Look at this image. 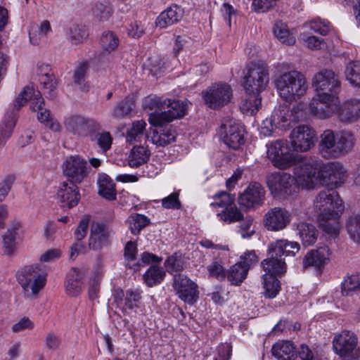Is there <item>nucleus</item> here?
Masks as SVG:
<instances>
[{"label": "nucleus", "instance_id": "nucleus-36", "mask_svg": "<svg viewBox=\"0 0 360 360\" xmlns=\"http://www.w3.org/2000/svg\"><path fill=\"white\" fill-rule=\"evenodd\" d=\"M91 141L96 143L103 153L107 152L111 147L112 136L108 131H101V127L96 130H92L89 134Z\"/></svg>", "mask_w": 360, "mask_h": 360}, {"label": "nucleus", "instance_id": "nucleus-40", "mask_svg": "<svg viewBox=\"0 0 360 360\" xmlns=\"http://www.w3.org/2000/svg\"><path fill=\"white\" fill-rule=\"evenodd\" d=\"M216 211L217 212V215L219 220L226 224H231L240 221V219L243 217V214L236 207L234 202L225 209L221 211Z\"/></svg>", "mask_w": 360, "mask_h": 360}, {"label": "nucleus", "instance_id": "nucleus-29", "mask_svg": "<svg viewBox=\"0 0 360 360\" xmlns=\"http://www.w3.org/2000/svg\"><path fill=\"white\" fill-rule=\"evenodd\" d=\"M158 127L159 129L154 130L151 136L153 144L157 146L165 147L175 141L176 132L172 125L165 124Z\"/></svg>", "mask_w": 360, "mask_h": 360}, {"label": "nucleus", "instance_id": "nucleus-33", "mask_svg": "<svg viewBox=\"0 0 360 360\" xmlns=\"http://www.w3.org/2000/svg\"><path fill=\"white\" fill-rule=\"evenodd\" d=\"M295 347L290 341H281L274 344L271 353L278 360H293Z\"/></svg>", "mask_w": 360, "mask_h": 360}, {"label": "nucleus", "instance_id": "nucleus-53", "mask_svg": "<svg viewBox=\"0 0 360 360\" xmlns=\"http://www.w3.org/2000/svg\"><path fill=\"white\" fill-rule=\"evenodd\" d=\"M253 218L250 215L241 217L239 221L238 233L243 238H249L255 233V226L253 225Z\"/></svg>", "mask_w": 360, "mask_h": 360}, {"label": "nucleus", "instance_id": "nucleus-47", "mask_svg": "<svg viewBox=\"0 0 360 360\" xmlns=\"http://www.w3.org/2000/svg\"><path fill=\"white\" fill-rule=\"evenodd\" d=\"M137 245L136 243L129 241L124 247V258L127 260V266L134 271L141 269V264L136 262Z\"/></svg>", "mask_w": 360, "mask_h": 360}, {"label": "nucleus", "instance_id": "nucleus-3", "mask_svg": "<svg viewBox=\"0 0 360 360\" xmlns=\"http://www.w3.org/2000/svg\"><path fill=\"white\" fill-rule=\"evenodd\" d=\"M275 84L280 97L288 102L298 101L308 89L304 75L297 70L281 74L276 79Z\"/></svg>", "mask_w": 360, "mask_h": 360}, {"label": "nucleus", "instance_id": "nucleus-5", "mask_svg": "<svg viewBox=\"0 0 360 360\" xmlns=\"http://www.w3.org/2000/svg\"><path fill=\"white\" fill-rule=\"evenodd\" d=\"M269 81L268 66L262 63H251L246 67L243 86L248 94H260Z\"/></svg>", "mask_w": 360, "mask_h": 360}, {"label": "nucleus", "instance_id": "nucleus-32", "mask_svg": "<svg viewBox=\"0 0 360 360\" xmlns=\"http://www.w3.org/2000/svg\"><path fill=\"white\" fill-rule=\"evenodd\" d=\"M300 250V245L297 242L287 240H278L269 246V250L274 251L276 256H295Z\"/></svg>", "mask_w": 360, "mask_h": 360}, {"label": "nucleus", "instance_id": "nucleus-30", "mask_svg": "<svg viewBox=\"0 0 360 360\" xmlns=\"http://www.w3.org/2000/svg\"><path fill=\"white\" fill-rule=\"evenodd\" d=\"M269 257L262 262V266L266 272L265 275L273 276H281L286 271V264L284 259L276 256L274 251L269 250Z\"/></svg>", "mask_w": 360, "mask_h": 360}, {"label": "nucleus", "instance_id": "nucleus-60", "mask_svg": "<svg viewBox=\"0 0 360 360\" xmlns=\"http://www.w3.org/2000/svg\"><path fill=\"white\" fill-rule=\"evenodd\" d=\"M16 231L15 230H10L8 229L4 235H3V247L4 253L6 255H11L16 248V242H15V236H16Z\"/></svg>", "mask_w": 360, "mask_h": 360}, {"label": "nucleus", "instance_id": "nucleus-49", "mask_svg": "<svg viewBox=\"0 0 360 360\" xmlns=\"http://www.w3.org/2000/svg\"><path fill=\"white\" fill-rule=\"evenodd\" d=\"M128 224L131 232L137 235L143 229L149 225L150 219L143 214L135 213L129 216Z\"/></svg>", "mask_w": 360, "mask_h": 360}, {"label": "nucleus", "instance_id": "nucleus-13", "mask_svg": "<svg viewBox=\"0 0 360 360\" xmlns=\"http://www.w3.org/2000/svg\"><path fill=\"white\" fill-rule=\"evenodd\" d=\"M231 96L232 89L230 85L225 83L214 84L202 93L205 103L213 109L226 105Z\"/></svg>", "mask_w": 360, "mask_h": 360}, {"label": "nucleus", "instance_id": "nucleus-50", "mask_svg": "<svg viewBox=\"0 0 360 360\" xmlns=\"http://www.w3.org/2000/svg\"><path fill=\"white\" fill-rule=\"evenodd\" d=\"M342 294L345 296L352 295L360 292V274L348 276L342 283Z\"/></svg>", "mask_w": 360, "mask_h": 360}, {"label": "nucleus", "instance_id": "nucleus-7", "mask_svg": "<svg viewBox=\"0 0 360 360\" xmlns=\"http://www.w3.org/2000/svg\"><path fill=\"white\" fill-rule=\"evenodd\" d=\"M266 183L274 197L285 198L297 192L295 178L285 172L269 174L266 178Z\"/></svg>", "mask_w": 360, "mask_h": 360}, {"label": "nucleus", "instance_id": "nucleus-41", "mask_svg": "<svg viewBox=\"0 0 360 360\" xmlns=\"http://www.w3.org/2000/svg\"><path fill=\"white\" fill-rule=\"evenodd\" d=\"M274 33L276 38L283 44L292 45L295 43V37L289 30L288 25L281 21L275 23Z\"/></svg>", "mask_w": 360, "mask_h": 360}, {"label": "nucleus", "instance_id": "nucleus-57", "mask_svg": "<svg viewBox=\"0 0 360 360\" xmlns=\"http://www.w3.org/2000/svg\"><path fill=\"white\" fill-rule=\"evenodd\" d=\"M347 229L350 238L360 243V215L351 217L347 223Z\"/></svg>", "mask_w": 360, "mask_h": 360}, {"label": "nucleus", "instance_id": "nucleus-34", "mask_svg": "<svg viewBox=\"0 0 360 360\" xmlns=\"http://www.w3.org/2000/svg\"><path fill=\"white\" fill-rule=\"evenodd\" d=\"M98 193L108 200L116 198L117 192L115 185L112 180L107 174L99 175L98 179Z\"/></svg>", "mask_w": 360, "mask_h": 360}, {"label": "nucleus", "instance_id": "nucleus-46", "mask_svg": "<svg viewBox=\"0 0 360 360\" xmlns=\"http://www.w3.org/2000/svg\"><path fill=\"white\" fill-rule=\"evenodd\" d=\"M346 79L354 86L360 88V61H351L345 70Z\"/></svg>", "mask_w": 360, "mask_h": 360}, {"label": "nucleus", "instance_id": "nucleus-6", "mask_svg": "<svg viewBox=\"0 0 360 360\" xmlns=\"http://www.w3.org/2000/svg\"><path fill=\"white\" fill-rule=\"evenodd\" d=\"M314 206L321 217H340L345 210L342 199L334 189L321 191L314 200Z\"/></svg>", "mask_w": 360, "mask_h": 360}, {"label": "nucleus", "instance_id": "nucleus-37", "mask_svg": "<svg viewBox=\"0 0 360 360\" xmlns=\"http://www.w3.org/2000/svg\"><path fill=\"white\" fill-rule=\"evenodd\" d=\"M314 170H316V184L330 185L332 162L323 163L320 160H314Z\"/></svg>", "mask_w": 360, "mask_h": 360}, {"label": "nucleus", "instance_id": "nucleus-45", "mask_svg": "<svg viewBox=\"0 0 360 360\" xmlns=\"http://www.w3.org/2000/svg\"><path fill=\"white\" fill-rule=\"evenodd\" d=\"M262 103V98L259 94H248V97L241 104V111L248 115H253L256 113Z\"/></svg>", "mask_w": 360, "mask_h": 360}, {"label": "nucleus", "instance_id": "nucleus-8", "mask_svg": "<svg viewBox=\"0 0 360 360\" xmlns=\"http://www.w3.org/2000/svg\"><path fill=\"white\" fill-rule=\"evenodd\" d=\"M266 154L273 165L280 169H286L296 162V158L285 140H277L267 145Z\"/></svg>", "mask_w": 360, "mask_h": 360}, {"label": "nucleus", "instance_id": "nucleus-1", "mask_svg": "<svg viewBox=\"0 0 360 360\" xmlns=\"http://www.w3.org/2000/svg\"><path fill=\"white\" fill-rule=\"evenodd\" d=\"M28 101H32L31 109L37 111V118L46 127L53 131L60 130V123L51 117L50 111L44 108V100L41 92L35 91L33 87L26 86L19 94L14 101L13 109L6 112L0 124V146L4 145L11 136L17 120V111L25 105Z\"/></svg>", "mask_w": 360, "mask_h": 360}, {"label": "nucleus", "instance_id": "nucleus-17", "mask_svg": "<svg viewBox=\"0 0 360 360\" xmlns=\"http://www.w3.org/2000/svg\"><path fill=\"white\" fill-rule=\"evenodd\" d=\"M173 287L179 297L184 302L193 304L199 297L198 285L183 274H175Z\"/></svg>", "mask_w": 360, "mask_h": 360}, {"label": "nucleus", "instance_id": "nucleus-42", "mask_svg": "<svg viewBox=\"0 0 360 360\" xmlns=\"http://www.w3.org/2000/svg\"><path fill=\"white\" fill-rule=\"evenodd\" d=\"M88 36V30L82 25H72L68 32V39L74 45L82 44Z\"/></svg>", "mask_w": 360, "mask_h": 360}, {"label": "nucleus", "instance_id": "nucleus-59", "mask_svg": "<svg viewBox=\"0 0 360 360\" xmlns=\"http://www.w3.org/2000/svg\"><path fill=\"white\" fill-rule=\"evenodd\" d=\"M310 30L316 33H319L322 36H325L329 33L331 30V25L327 20L316 18L309 22Z\"/></svg>", "mask_w": 360, "mask_h": 360}, {"label": "nucleus", "instance_id": "nucleus-64", "mask_svg": "<svg viewBox=\"0 0 360 360\" xmlns=\"http://www.w3.org/2000/svg\"><path fill=\"white\" fill-rule=\"evenodd\" d=\"M293 360H319L315 358L314 356L313 352L310 349V348L303 344L301 345L297 353L295 352V356Z\"/></svg>", "mask_w": 360, "mask_h": 360}, {"label": "nucleus", "instance_id": "nucleus-25", "mask_svg": "<svg viewBox=\"0 0 360 360\" xmlns=\"http://www.w3.org/2000/svg\"><path fill=\"white\" fill-rule=\"evenodd\" d=\"M85 275V271L78 268L73 267L69 271L65 281V289L68 295L76 297L81 293Z\"/></svg>", "mask_w": 360, "mask_h": 360}, {"label": "nucleus", "instance_id": "nucleus-22", "mask_svg": "<svg viewBox=\"0 0 360 360\" xmlns=\"http://www.w3.org/2000/svg\"><path fill=\"white\" fill-rule=\"evenodd\" d=\"M112 234L113 230L109 225L100 222L93 223L89 239V248L97 250L107 246L110 243Z\"/></svg>", "mask_w": 360, "mask_h": 360}, {"label": "nucleus", "instance_id": "nucleus-12", "mask_svg": "<svg viewBox=\"0 0 360 360\" xmlns=\"http://www.w3.org/2000/svg\"><path fill=\"white\" fill-rule=\"evenodd\" d=\"M312 86L317 94L326 93L338 96L341 89L338 75L330 70L317 72L313 78Z\"/></svg>", "mask_w": 360, "mask_h": 360}, {"label": "nucleus", "instance_id": "nucleus-10", "mask_svg": "<svg viewBox=\"0 0 360 360\" xmlns=\"http://www.w3.org/2000/svg\"><path fill=\"white\" fill-rule=\"evenodd\" d=\"M339 107L338 96L335 94L319 93L309 103L310 112L319 119L331 117Z\"/></svg>", "mask_w": 360, "mask_h": 360}, {"label": "nucleus", "instance_id": "nucleus-24", "mask_svg": "<svg viewBox=\"0 0 360 360\" xmlns=\"http://www.w3.org/2000/svg\"><path fill=\"white\" fill-rule=\"evenodd\" d=\"M221 127L225 129L224 142L229 148L236 150L244 144V129L240 125L230 122L228 126L227 124L222 123Z\"/></svg>", "mask_w": 360, "mask_h": 360}, {"label": "nucleus", "instance_id": "nucleus-11", "mask_svg": "<svg viewBox=\"0 0 360 360\" xmlns=\"http://www.w3.org/2000/svg\"><path fill=\"white\" fill-rule=\"evenodd\" d=\"M356 345V335L349 330L342 331L333 340L334 351L342 360L354 359L358 356Z\"/></svg>", "mask_w": 360, "mask_h": 360}, {"label": "nucleus", "instance_id": "nucleus-15", "mask_svg": "<svg viewBox=\"0 0 360 360\" xmlns=\"http://www.w3.org/2000/svg\"><path fill=\"white\" fill-rule=\"evenodd\" d=\"M316 136L313 128L308 125H299L292 130L290 140L295 151L306 152L314 146Z\"/></svg>", "mask_w": 360, "mask_h": 360}, {"label": "nucleus", "instance_id": "nucleus-21", "mask_svg": "<svg viewBox=\"0 0 360 360\" xmlns=\"http://www.w3.org/2000/svg\"><path fill=\"white\" fill-rule=\"evenodd\" d=\"M302 115V112L298 107L290 110L287 106L279 105L274 109L271 117L276 128L286 131L291 127L292 122H299Z\"/></svg>", "mask_w": 360, "mask_h": 360}, {"label": "nucleus", "instance_id": "nucleus-62", "mask_svg": "<svg viewBox=\"0 0 360 360\" xmlns=\"http://www.w3.org/2000/svg\"><path fill=\"white\" fill-rule=\"evenodd\" d=\"M165 99L162 98L154 96H148L145 98L143 101L144 108L150 110L158 109V110H165Z\"/></svg>", "mask_w": 360, "mask_h": 360}, {"label": "nucleus", "instance_id": "nucleus-2", "mask_svg": "<svg viewBox=\"0 0 360 360\" xmlns=\"http://www.w3.org/2000/svg\"><path fill=\"white\" fill-rule=\"evenodd\" d=\"M354 143L355 139L351 132L335 133L331 129H326L320 136L319 152L326 159L338 158L349 153Z\"/></svg>", "mask_w": 360, "mask_h": 360}, {"label": "nucleus", "instance_id": "nucleus-55", "mask_svg": "<svg viewBox=\"0 0 360 360\" xmlns=\"http://www.w3.org/2000/svg\"><path fill=\"white\" fill-rule=\"evenodd\" d=\"M332 172L330 173V185L335 186L342 184L346 178V171L339 162H332Z\"/></svg>", "mask_w": 360, "mask_h": 360}, {"label": "nucleus", "instance_id": "nucleus-38", "mask_svg": "<svg viewBox=\"0 0 360 360\" xmlns=\"http://www.w3.org/2000/svg\"><path fill=\"white\" fill-rule=\"evenodd\" d=\"M150 155V151L144 146H134L129 155V165L131 167H138L146 163Z\"/></svg>", "mask_w": 360, "mask_h": 360}, {"label": "nucleus", "instance_id": "nucleus-19", "mask_svg": "<svg viewBox=\"0 0 360 360\" xmlns=\"http://www.w3.org/2000/svg\"><path fill=\"white\" fill-rule=\"evenodd\" d=\"M291 221L290 213L282 207L270 209L264 217L265 228L271 231H278L285 229Z\"/></svg>", "mask_w": 360, "mask_h": 360}, {"label": "nucleus", "instance_id": "nucleus-61", "mask_svg": "<svg viewBox=\"0 0 360 360\" xmlns=\"http://www.w3.org/2000/svg\"><path fill=\"white\" fill-rule=\"evenodd\" d=\"M51 32V27L49 21L44 20L39 26L38 34L30 32V39L33 44H37L42 37H46Z\"/></svg>", "mask_w": 360, "mask_h": 360}, {"label": "nucleus", "instance_id": "nucleus-48", "mask_svg": "<svg viewBox=\"0 0 360 360\" xmlns=\"http://www.w3.org/2000/svg\"><path fill=\"white\" fill-rule=\"evenodd\" d=\"M165 276V272L162 268L155 265L151 266L143 275L145 282L149 287L160 283Z\"/></svg>", "mask_w": 360, "mask_h": 360}, {"label": "nucleus", "instance_id": "nucleus-18", "mask_svg": "<svg viewBox=\"0 0 360 360\" xmlns=\"http://www.w3.org/2000/svg\"><path fill=\"white\" fill-rule=\"evenodd\" d=\"M64 125L68 131L79 136H89L92 130L100 127V124L95 120L78 115L65 117Z\"/></svg>", "mask_w": 360, "mask_h": 360}, {"label": "nucleus", "instance_id": "nucleus-58", "mask_svg": "<svg viewBox=\"0 0 360 360\" xmlns=\"http://www.w3.org/2000/svg\"><path fill=\"white\" fill-rule=\"evenodd\" d=\"M213 198L214 201L210 203V206L213 208H221V210L225 209L235 201L234 195L226 192L218 193Z\"/></svg>", "mask_w": 360, "mask_h": 360}, {"label": "nucleus", "instance_id": "nucleus-31", "mask_svg": "<svg viewBox=\"0 0 360 360\" xmlns=\"http://www.w3.org/2000/svg\"><path fill=\"white\" fill-rule=\"evenodd\" d=\"M39 81L43 86L44 94L49 98L56 96L55 89L57 86V81L49 66L45 70L41 69L38 72Z\"/></svg>", "mask_w": 360, "mask_h": 360}, {"label": "nucleus", "instance_id": "nucleus-23", "mask_svg": "<svg viewBox=\"0 0 360 360\" xmlns=\"http://www.w3.org/2000/svg\"><path fill=\"white\" fill-rule=\"evenodd\" d=\"M57 196L63 208L71 209L75 207L80 200V193L77 184L69 182H62L58 187Z\"/></svg>", "mask_w": 360, "mask_h": 360}, {"label": "nucleus", "instance_id": "nucleus-20", "mask_svg": "<svg viewBox=\"0 0 360 360\" xmlns=\"http://www.w3.org/2000/svg\"><path fill=\"white\" fill-rule=\"evenodd\" d=\"M265 191L258 182H251L246 189L239 195V205L246 209L255 208L264 203Z\"/></svg>", "mask_w": 360, "mask_h": 360}, {"label": "nucleus", "instance_id": "nucleus-39", "mask_svg": "<svg viewBox=\"0 0 360 360\" xmlns=\"http://www.w3.org/2000/svg\"><path fill=\"white\" fill-rule=\"evenodd\" d=\"M247 267H243L242 263L237 262L226 271V278L234 285H240L248 275Z\"/></svg>", "mask_w": 360, "mask_h": 360}, {"label": "nucleus", "instance_id": "nucleus-52", "mask_svg": "<svg viewBox=\"0 0 360 360\" xmlns=\"http://www.w3.org/2000/svg\"><path fill=\"white\" fill-rule=\"evenodd\" d=\"M265 296L269 298L275 297L280 290L279 281L272 275L262 276Z\"/></svg>", "mask_w": 360, "mask_h": 360}, {"label": "nucleus", "instance_id": "nucleus-51", "mask_svg": "<svg viewBox=\"0 0 360 360\" xmlns=\"http://www.w3.org/2000/svg\"><path fill=\"white\" fill-rule=\"evenodd\" d=\"M119 42L117 36L111 31L103 32L100 39V44L103 50L108 53L117 49Z\"/></svg>", "mask_w": 360, "mask_h": 360}, {"label": "nucleus", "instance_id": "nucleus-43", "mask_svg": "<svg viewBox=\"0 0 360 360\" xmlns=\"http://www.w3.org/2000/svg\"><path fill=\"white\" fill-rule=\"evenodd\" d=\"M339 218L332 217L330 216H326V217H321L319 215L318 221L320 228L326 233L331 236H337L340 231Z\"/></svg>", "mask_w": 360, "mask_h": 360}, {"label": "nucleus", "instance_id": "nucleus-28", "mask_svg": "<svg viewBox=\"0 0 360 360\" xmlns=\"http://www.w3.org/2000/svg\"><path fill=\"white\" fill-rule=\"evenodd\" d=\"M184 14L183 8L173 4L159 15L155 20V24L160 28H165L178 22L183 18Z\"/></svg>", "mask_w": 360, "mask_h": 360}, {"label": "nucleus", "instance_id": "nucleus-27", "mask_svg": "<svg viewBox=\"0 0 360 360\" xmlns=\"http://www.w3.org/2000/svg\"><path fill=\"white\" fill-rule=\"evenodd\" d=\"M330 255V249L327 246H322L316 250H312L304 256L303 267L306 269L314 266L320 269L328 263Z\"/></svg>", "mask_w": 360, "mask_h": 360}, {"label": "nucleus", "instance_id": "nucleus-56", "mask_svg": "<svg viewBox=\"0 0 360 360\" xmlns=\"http://www.w3.org/2000/svg\"><path fill=\"white\" fill-rule=\"evenodd\" d=\"M94 16L99 21H107L112 15V10L110 6L105 3H96L92 9Z\"/></svg>", "mask_w": 360, "mask_h": 360}, {"label": "nucleus", "instance_id": "nucleus-44", "mask_svg": "<svg viewBox=\"0 0 360 360\" xmlns=\"http://www.w3.org/2000/svg\"><path fill=\"white\" fill-rule=\"evenodd\" d=\"M134 107V103L132 98L128 96L125 97L114 108L112 115L116 119L130 117Z\"/></svg>", "mask_w": 360, "mask_h": 360}, {"label": "nucleus", "instance_id": "nucleus-4", "mask_svg": "<svg viewBox=\"0 0 360 360\" xmlns=\"http://www.w3.org/2000/svg\"><path fill=\"white\" fill-rule=\"evenodd\" d=\"M17 280L24 297L30 300L38 297L46 283V274L38 264L25 266L18 272Z\"/></svg>", "mask_w": 360, "mask_h": 360}, {"label": "nucleus", "instance_id": "nucleus-14", "mask_svg": "<svg viewBox=\"0 0 360 360\" xmlns=\"http://www.w3.org/2000/svg\"><path fill=\"white\" fill-rule=\"evenodd\" d=\"M64 175L72 184H79L87 176V162L79 155H70L63 165Z\"/></svg>", "mask_w": 360, "mask_h": 360}, {"label": "nucleus", "instance_id": "nucleus-16", "mask_svg": "<svg viewBox=\"0 0 360 360\" xmlns=\"http://www.w3.org/2000/svg\"><path fill=\"white\" fill-rule=\"evenodd\" d=\"M292 176L295 179L296 188H314L316 185V170L314 160L302 162L294 165Z\"/></svg>", "mask_w": 360, "mask_h": 360}, {"label": "nucleus", "instance_id": "nucleus-26", "mask_svg": "<svg viewBox=\"0 0 360 360\" xmlns=\"http://www.w3.org/2000/svg\"><path fill=\"white\" fill-rule=\"evenodd\" d=\"M338 110V118L342 122H355L360 119V99L348 100L343 103Z\"/></svg>", "mask_w": 360, "mask_h": 360}, {"label": "nucleus", "instance_id": "nucleus-54", "mask_svg": "<svg viewBox=\"0 0 360 360\" xmlns=\"http://www.w3.org/2000/svg\"><path fill=\"white\" fill-rule=\"evenodd\" d=\"M146 123L144 120H137L132 123L130 129L127 134V141L129 143L139 141L140 138L143 136L146 130Z\"/></svg>", "mask_w": 360, "mask_h": 360}, {"label": "nucleus", "instance_id": "nucleus-63", "mask_svg": "<svg viewBox=\"0 0 360 360\" xmlns=\"http://www.w3.org/2000/svg\"><path fill=\"white\" fill-rule=\"evenodd\" d=\"M278 0H252V9L257 13H265L273 8Z\"/></svg>", "mask_w": 360, "mask_h": 360}, {"label": "nucleus", "instance_id": "nucleus-9", "mask_svg": "<svg viewBox=\"0 0 360 360\" xmlns=\"http://www.w3.org/2000/svg\"><path fill=\"white\" fill-rule=\"evenodd\" d=\"M165 110L161 112L151 113L148 118L153 126H162L186 115V105L183 101L165 98Z\"/></svg>", "mask_w": 360, "mask_h": 360}, {"label": "nucleus", "instance_id": "nucleus-35", "mask_svg": "<svg viewBox=\"0 0 360 360\" xmlns=\"http://www.w3.org/2000/svg\"><path fill=\"white\" fill-rule=\"evenodd\" d=\"M296 229L304 245H311L316 242L317 231L313 224L300 222L296 225Z\"/></svg>", "mask_w": 360, "mask_h": 360}]
</instances>
